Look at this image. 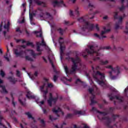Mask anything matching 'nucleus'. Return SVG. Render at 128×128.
Masks as SVG:
<instances>
[{
	"label": "nucleus",
	"mask_w": 128,
	"mask_h": 128,
	"mask_svg": "<svg viewBox=\"0 0 128 128\" xmlns=\"http://www.w3.org/2000/svg\"><path fill=\"white\" fill-rule=\"evenodd\" d=\"M92 70L90 71L89 74H86V76L88 78V80L90 84H92L94 82L90 78V76H92L93 78L96 82L98 84L102 86H106V83L104 81V74L100 73L99 70H100V67L99 66H97L96 68L94 66H92Z\"/></svg>",
	"instance_id": "obj_1"
},
{
	"label": "nucleus",
	"mask_w": 128,
	"mask_h": 128,
	"mask_svg": "<svg viewBox=\"0 0 128 128\" xmlns=\"http://www.w3.org/2000/svg\"><path fill=\"white\" fill-rule=\"evenodd\" d=\"M101 48H98V46L92 44H89L88 45V48L86 49L85 51L82 52L81 54L86 58V56H88V54H93V56H94V60H100V51Z\"/></svg>",
	"instance_id": "obj_2"
},
{
	"label": "nucleus",
	"mask_w": 128,
	"mask_h": 128,
	"mask_svg": "<svg viewBox=\"0 0 128 128\" xmlns=\"http://www.w3.org/2000/svg\"><path fill=\"white\" fill-rule=\"evenodd\" d=\"M70 60L72 62L71 70H70V69H68V67L66 64H65L64 65V72L67 76H68V74H76L78 64L82 66V64H80V59L78 56H76L75 58H70Z\"/></svg>",
	"instance_id": "obj_3"
},
{
	"label": "nucleus",
	"mask_w": 128,
	"mask_h": 128,
	"mask_svg": "<svg viewBox=\"0 0 128 128\" xmlns=\"http://www.w3.org/2000/svg\"><path fill=\"white\" fill-rule=\"evenodd\" d=\"M14 54L16 56H20V58H24L26 60H29L32 62L34 60L32 58H30V56H39L38 54H34V52L32 50H26L25 51H19L18 49H15L14 50Z\"/></svg>",
	"instance_id": "obj_4"
},
{
	"label": "nucleus",
	"mask_w": 128,
	"mask_h": 128,
	"mask_svg": "<svg viewBox=\"0 0 128 128\" xmlns=\"http://www.w3.org/2000/svg\"><path fill=\"white\" fill-rule=\"evenodd\" d=\"M105 68L108 70H111L107 72L110 80L116 79L118 74L120 72V68L118 66L114 68L112 65H108Z\"/></svg>",
	"instance_id": "obj_5"
},
{
	"label": "nucleus",
	"mask_w": 128,
	"mask_h": 128,
	"mask_svg": "<svg viewBox=\"0 0 128 128\" xmlns=\"http://www.w3.org/2000/svg\"><path fill=\"white\" fill-rule=\"evenodd\" d=\"M78 20L79 22H82L84 24V25L81 27L82 32H86L87 30H88L89 32L94 30V24H90L88 22L86 21V18H80L78 19Z\"/></svg>",
	"instance_id": "obj_6"
},
{
	"label": "nucleus",
	"mask_w": 128,
	"mask_h": 128,
	"mask_svg": "<svg viewBox=\"0 0 128 128\" xmlns=\"http://www.w3.org/2000/svg\"><path fill=\"white\" fill-rule=\"evenodd\" d=\"M44 80L46 82L44 84L40 87V90L41 92L43 94V98H44V100H46V94L48 92V88H54V85L52 83H48V79L44 78Z\"/></svg>",
	"instance_id": "obj_7"
},
{
	"label": "nucleus",
	"mask_w": 128,
	"mask_h": 128,
	"mask_svg": "<svg viewBox=\"0 0 128 128\" xmlns=\"http://www.w3.org/2000/svg\"><path fill=\"white\" fill-rule=\"evenodd\" d=\"M4 22H2V24L0 26V32L2 30L3 34L6 36V34L10 30V21L8 20H6L4 21V28L2 30V24Z\"/></svg>",
	"instance_id": "obj_8"
},
{
	"label": "nucleus",
	"mask_w": 128,
	"mask_h": 128,
	"mask_svg": "<svg viewBox=\"0 0 128 128\" xmlns=\"http://www.w3.org/2000/svg\"><path fill=\"white\" fill-rule=\"evenodd\" d=\"M106 27H104L103 28V30L100 34V35L96 33L94 34V36L96 38H100V40H102V38H106V36H104L108 32H110V29H106Z\"/></svg>",
	"instance_id": "obj_9"
},
{
	"label": "nucleus",
	"mask_w": 128,
	"mask_h": 128,
	"mask_svg": "<svg viewBox=\"0 0 128 128\" xmlns=\"http://www.w3.org/2000/svg\"><path fill=\"white\" fill-rule=\"evenodd\" d=\"M36 50L39 53L38 54V55L42 54V49H40V46H45L46 48H48V47L46 46V44L44 40V39H42V42L40 43V42H36Z\"/></svg>",
	"instance_id": "obj_10"
},
{
	"label": "nucleus",
	"mask_w": 128,
	"mask_h": 128,
	"mask_svg": "<svg viewBox=\"0 0 128 128\" xmlns=\"http://www.w3.org/2000/svg\"><path fill=\"white\" fill-rule=\"evenodd\" d=\"M88 92L90 94H91L90 98V100H91V104H96V102L94 100V98L96 97V92H94V88H89L88 90Z\"/></svg>",
	"instance_id": "obj_11"
},
{
	"label": "nucleus",
	"mask_w": 128,
	"mask_h": 128,
	"mask_svg": "<svg viewBox=\"0 0 128 128\" xmlns=\"http://www.w3.org/2000/svg\"><path fill=\"white\" fill-rule=\"evenodd\" d=\"M58 98H52V93H50L49 100H48V104H49L50 106H52V104H54L56 102Z\"/></svg>",
	"instance_id": "obj_12"
},
{
	"label": "nucleus",
	"mask_w": 128,
	"mask_h": 128,
	"mask_svg": "<svg viewBox=\"0 0 128 128\" xmlns=\"http://www.w3.org/2000/svg\"><path fill=\"white\" fill-rule=\"evenodd\" d=\"M52 111L54 114H56L57 115V116H60V114H62L64 116V112H62V110H60V108L58 106L54 108L52 110Z\"/></svg>",
	"instance_id": "obj_13"
},
{
	"label": "nucleus",
	"mask_w": 128,
	"mask_h": 128,
	"mask_svg": "<svg viewBox=\"0 0 128 128\" xmlns=\"http://www.w3.org/2000/svg\"><path fill=\"white\" fill-rule=\"evenodd\" d=\"M59 43L60 44V55L62 56V54H64V50L66 49L64 46H62V44H64V39L60 37V38Z\"/></svg>",
	"instance_id": "obj_14"
},
{
	"label": "nucleus",
	"mask_w": 128,
	"mask_h": 128,
	"mask_svg": "<svg viewBox=\"0 0 128 128\" xmlns=\"http://www.w3.org/2000/svg\"><path fill=\"white\" fill-rule=\"evenodd\" d=\"M126 18V15L124 14L122 16H120L118 18V23H116L115 25V28L116 30H118V28H121L120 27V26L122 24V20Z\"/></svg>",
	"instance_id": "obj_15"
},
{
	"label": "nucleus",
	"mask_w": 128,
	"mask_h": 128,
	"mask_svg": "<svg viewBox=\"0 0 128 128\" xmlns=\"http://www.w3.org/2000/svg\"><path fill=\"white\" fill-rule=\"evenodd\" d=\"M0 90L1 94H8V90L6 89V86L4 85V80L0 78Z\"/></svg>",
	"instance_id": "obj_16"
},
{
	"label": "nucleus",
	"mask_w": 128,
	"mask_h": 128,
	"mask_svg": "<svg viewBox=\"0 0 128 128\" xmlns=\"http://www.w3.org/2000/svg\"><path fill=\"white\" fill-rule=\"evenodd\" d=\"M32 2H34L38 4V6H46V4H44V2L40 1L38 0H30L29 2L30 6L32 4Z\"/></svg>",
	"instance_id": "obj_17"
},
{
	"label": "nucleus",
	"mask_w": 128,
	"mask_h": 128,
	"mask_svg": "<svg viewBox=\"0 0 128 128\" xmlns=\"http://www.w3.org/2000/svg\"><path fill=\"white\" fill-rule=\"evenodd\" d=\"M109 98L110 100H112L116 98V100H119L120 102H123L124 98L122 96H113L112 95H109Z\"/></svg>",
	"instance_id": "obj_18"
},
{
	"label": "nucleus",
	"mask_w": 128,
	"mask_h": 128,
	"mask_svg": "<svg viewBox=\"0 0 128 128\" xmlns=\"http://www.w3.org/2000/svg\"><path fill=\"white\" fill-rule=\"evenodd\" d=\"M53 6H64V1L60 0V2H58L56 0L53 1Z\"/></svg>",
	"instance_id": "obj_19"
},
{
	"label": "nucleus",
	"mask_w": 128,
	"mask_h": 128,
	"mask_svg": "<svg viewBox=\"0 0 128 128\" xmlns=\"http://www.w3.org/2000/svg\"><path fill=\"white\" fill-rule=\"evenodd\" d=\"M40 18H48V20H52L53 18L52 16V15L46 12L44 14H43L42 15H40Z\"/></svg>",
	"instance_id": "obj_20"
},
{
	"label": "nucleus",
	"mask_w": 128,
	"mask_h": 128,
	"mask_svg": "<svg viewBox=\"0 0 128 128\" xmlns=\"http://www.w3.org/2000/svg\"><path fill=\"white\" fill-rule=\"evenodd\" d=\"M26 96L29 100H30L32 98H36V96H34V94L32 92H30V91H27V94L26 95Z\"/></svg>",
	"instance_id": "obj_21"
},
{
	"label": "nucleus",
	"mask_w": 128,
	"mask_h": 128,
	"mask_svg": "<svg viewBox=\"0 0 128 128\" xmlns=\"http://www.w3.org/2000/svg\"><path fill=\"white\" fill-rule=\"evenodd\" d=\"M48 59L49 60L50 64H51L52 67L54 68V64L52 63V60H54V55L52 54H50L48 56Z\"/></svg>",
	"instance_id": "obj_22"
},
{
	"label": "nucleus",
	"mask_w": 128,
	"mask_h": 128,
	"mask_svg": "<svg viewBox=\"0 0 128 128\" xmlns=\"http://www.w3.org/2000/svg\"><path fill=\"white\" fill-rule=\"evenodd\" d=\"M98 14V11H96L94 13H89L88 15H87L88 18H94V14Z\"/></svg>",
	"instance_id": "obj_23"
},
{
	"label": "nucleus",
	"mask_w": 128,
	"mask_h": 128,
	"mask_svg": "<svg viewBox=\"0 0 128 128\" xmlns=\"http://www.w3.org/2000/svg\"><path fill=\"white\" fill-rule=\"evenodd\" d=\"M34 34H36V36L37 38H42V31L38 32V31H34Z\"/></svg>",
	"instance_id": "obj_24"
},
{
	"label": "nucleus",
	"mask_w": 128,
	"mask_h": 128,
	"mask_svg": "<svg viewBox=\"0 0 128 128\" xmlns=\"http://www.w3.org/2000/svg\"><path fill=\"white\" fill-rule=\"evenodd\" d=\"M92 110H96L97 112H98V114H100V116H106V115L108 114L107 112H100L96 110V108L94 107L92 108Z\"/></svg>",
	"instance_id": "obj_25"
},
{
	"label": "nucleus",
	"mask_w": 128,
	"mask_h": 128,
	"mask_svg": "<svg viewBox=\"0 0 128 128\" xmlns=\"http://www.w3.org/2000/svg\"><path fill=\"white\" fill-rule=\"evenodd\" d=\"M8 80H9L10 82H12V84H16L17 82L16 79L12 77H8Z\"/></svg>",
	"instance_id": "obj_26"
},
{
	"label": "nucleus",
	"mask_w": 128,
	"mask_h": 128,
	"mask_svg": "<svg viewBox=\"0 0 128 128\" xmlns=\"http://www.w3.org/2000/svg\"><path fill=\"white\" fill-rule=\"evenodd\" d=\"M26 114L27 115L28 118H32L34 122H36V120H34V118L32 117V114L30 112H27L26 113Z\"/></svg>",
	"instance_id": "obj_27"
},
{
	"label": "nucleus",
	"mask_w": 128,
	"mask_h": 128,
	"mask_svg": "<svg viewBox=\"0 0 128 128\" xmlns=\"http://www.w3.org/2000/svg\"><path fill=\"white\" fill-rule=\"evenodd\" d=\"M108 62H109L108 60L100 61V64L102 66H106V64H108Z\"/></svg>",
	"instance_id": "obj_28"
},
{
	"label": "nucleus",
	"mask_w": 128,
	"mask_h": 128,
	"mask_svg": "<svg viewBox=\"0 0 128 128\" xmlns=\"http://www.w3.org/2000/svg\"><path fill=\"white\" fill-rule=\"evenodd\" d=\"M61 80H62L63 82H64L66 80V82H72V78L70 79H68V78L66 77H63L62 78H61Z\"/></svg>",
	"instance_id": "obj_29"
},
{
	"label": "nucleus",
	"mask_w": 128,
	"mask_h": 128,
	"mask_svg": "<svg viewBox=\"0 0 128 128\" xmlns=\"http://www.w3.org/2000/svg\"><path fill=\"white\" fill-rule=\"evenodd\" d=\"M28 76H30V78H31V80H34V76H38V72H35V73L34 74V75L31 77H30V74L28 73Z\"/></svg>",
	"instance_id": "obj_30"
},
{
	"label": "nucleus",
	"mask_w": 128,
	"mask_h": 128,
	"mask_svg": "<svg viewBox=\"0 0 128 128\" xmlns=\"http://www.w3.org/2000/svg\"><path fill=\"white\" fill-rule=\"evenodd\" d=\"M102 120H107L108 124H110V122H112V119L108 118V117H103L102 118Z\"/></svg>",
	"instance_id": "obj_31"
},
{
	"label": "nucleus",
	"mask_w": 128,
	"mask_h": 128,
	"mask_svg": "<svg viewBox=\"0 0 128 128\" xmlns=\"http://www.w3.org/2000/svg\"><path fill=\"white\" fill-rule=\"evenodd\" d=\"M75 14L76 16H80V8L76 7L75 8Z\"/></svg>",
	"instance_id": "obj_32"
},
{
	"label": "nucleus",
	"mask_w": 128,
	"mask_h": 128,
	"mask_svg": "<svg viewBox=\"0 0 128 128\" xmlns=\"http://www.w3.org/2000/svg\"><path fill=\"white\" fill-rule=\"evenodd\" d=\"M33 16H34V14L30 13V20L31 24H36L33 23L32 22V20Z\"/></svg>",
	"instance_id": "obj_33"
},
{
	"label": "nucleus",
	"mask_w": 128,
	"mask_h": 128,
	"mask_svg": "<svg viewBox=\"0 0 128 128\" xmlns=\"http://www.w3.org/2000/svg\"><path fill=\"white\" fill-rule=\"evenodd\" d=\"M18 100L20 102V104L22 105V106H24L26 104L24 103V102L26 100V98L22 99V100H20V98L18 99Z\"/></svg>",
	"instance_id": "obj_34"
},
{
	"label": "nucleus",
	"mask_w": 128,
	"mask_h": 128,
	"mask_svg": "<svg viewBox=\"0 0 128 128\" xmlns=\"http://www.w3.org/2000/svg\"><path fill=\"white\" fill-rule=\"evenodd\" d=\"M40 124L41 126H42V128H44V126H46V122H44V120H40Z\"/></svg>",
	"instance_id": "obj_35"
},
{
	"label": "nucleus",
	"mask_w": 128,
	"mask_h": 128,
	"mask_svg": "<svg viewBox=\"0 0 128 128\" xmlns=\"http://www.w3.org/2000/svg\"><path fill=\"white\" fill-rule=\"evenodd\" d=\"M64 24H67V26H72L74 22H73L72 24H70L68 21H64Z\"/></svg>",
	"instance_id": "obj_36"
},
{
	"label": "nucleus",
	"mask_w": 128,
	"mask_h": 128,
	"mask_svg": "<svg viewBox=\"0 0 128 128\" xmlns=\"http://www.w3.org/2000/svg\"><path fill=\"white\" fill-rule=\"evenodd\" d=\"M10 56L9 54V56H8V54L7 53L4 58H6V60H7V62H10V59L8 58Z\"/></svg>",
	"instance_id": "obj_37"
},
{
	"label": "nucleus",
	"mask_w": 128,
	"mask_h": 128,
	"mask_svg": "<svg viewBox=\"0 0 128 128\" xmlns=\"http://www.w3.org/2000/svg\"><path fill=\"white\" fill-rule=\"evenodd\" d=\"M37 104H39L40 106H44V100H43L40 102H37Z\"/></svg>",
	"instance_id": "obj_38"
},
{
	"label": "nucleus",
	"mask_w": 128,
	"mask_h": 128,
	"mask_svg": "<svg viewBox=\"0 0 128 128\" xmlns=\"http://www.w3.org/2000/svg\"><path fill=\"white\" fill-rule=\"evenodd\" d=\"M74 128H82L81 127L78 128L76 126V125H74ZM83 128H90V127H88V125L84 124Z\"/></svg>",
	"instance_id": "obj_39"
},
{
	"label": "nucleus",
	"mask_w": 128,
	"mask_h": 128,
	"mask_svg": "<svg viewBox=\"0 0 128 128\" xmlns=\"http://www.w3.org/2000/svg\"><path fill=\"white\" fill-rule=\"evenodd\" d=\"M58 32L60 34H62V35L63 34H64V30H62V28H58Z\"/></svg>",
	"instance_id": "obj_40"
},
{
	"label": "nucleus",
	"mask_w": 128,
	"mask_h": 128,
	"mask_svg": "<svg viewBox=\"0 0 128 128\" xmlns=\"http://www.w3.org/2000/svg\"><path fill=\"white\" fill-rule=\"evenodd\" d=\"M124 32L126 34H128V22H126V30Z\"/></svg>",
	"instance_id": "obj_41"
},
{
	"label": "nucleus",
	"mask_w": 128,
	"mask_h": 128,
	"mask_svg": "<svg viewBox=\"0 0 128 128\" xmlns=\"http://www.w3.org/2000/svg\"><path fill=\"white\" fill-rule=\"evenodd\" d=\"M0 74L2 78H4V76H6V73H4V72L2 70H1Z\"/></svg>",
	"instance_id": "obj_42"
},
{
	"label": "nucleus",
	"mask_w": 128,
	"mask_h": 128,
	"mask_svg": "<svg viewBox=\"0 0 128 128\" xmlns=\"http://www.w3.org/2000/svg\"><path fill=\"white\" fill-rule=\"evenodd\" d=\"M88 8H94V4H92V3H90L88 4Z\"/></svg>",
	"instance_id": "obj_43"
},
{
	"label": "nucleus",
	"mask_w": 128,
	"mask_h": 128,
	"mask_svg": "<svg viewBox=\"0 0 128 128\" xmlns=\"http://www.w3.org/2000/svg\"><path fill=\"white\" fill-rule=\"evenodd\" d=\"M16 74L17 76H18V77L20 76V74H21L20 72L18 70H16Z\"/></svg>",
	"instance_id": "obj_44"
},
{
	"label": "nucleus",
	"mask_w": 128,
	"mask_h": 128,
	"mask_svg": "<svg viewBox=\"0 0 128 128\" xmlns=\"http://www.w3.org/2000/svg\"><path fill=\"white\" fill-rule=\"evenodd\" d=\"M22 42V44H24V42H26V41L24 40H16V42Z\"/></svg>",
	"instance_id": "obj_45"
},
{
	"label": "nucleus",
	"mask_w": 128,
	"mask_h": 128,
	"mask_svg": "<svg viewBox=\"0 0 128 128\" xmlns=\"http://www.w3.org/2000/svg\"><path fill=\"white\" fill-rule=\"evenodd\" d=\"M49 118L50 120H56V118H54V117L52 115L50 116Z\"/></svg>",
	"instance_id": "obj_46"
},
{
	"label": "nucleus",
	"mask_w": 128,
	"mask_h": 128,
	"mask_svg": "<svg viewBox=\"0 0 128 128\" xmlns=\"http://www.w3.org/2000/svg\"><path fill=\"white\" fill-rule=\"evenodd\" d=\"M126 8V7L124 6H122L121 8H120V12H124Z\"/></svg>",
	"instance_id": "obj_47"
},
{
	"label": "nucleus",
	"mask_w": 128,
	"mask_h": 128,
	"mask_svg": "<svg viewBox=\"0 0 128 128\" xmlns=\"http://www.w3.org/2000/svg\"><path fill=\"white\" fill-rule=\"evenodd\" d=\"M114 18L116 19L118 18V12H114Z\"/></svg>",
	"instance_id": "obj_48"
},
{
	"label": "nucleus",
	"mask_w": 128,
	"mask_h": 128,
	"mask_svg": "<svg viewBox=\"0 0 128 128\" xmlns=\"http://www.w3.org/2000/svg\"><path fill=\"white\" fill-rule=\"evenodd\" d=\"M76 114H84V112H82V111H77L76 112Z\"/></svg>",
	"instance_id": "obj_49"
},
{
	"label": "nucleus",
	"mask_w": 128,
	"mask_h": 128,
	"mask_svg": "<svg viewBox=\"0 0 128 128\" xmlns=\"http://www.w3.org/2000/svg\"><path fill=\"white\" fill-rule=\"evenodd\" d=\"M104 50H110L112 48L110 46H106L104 48Z\"/></svg>",
	"instance_id": "obj_50"
},
{
	"label": "nucleus",
	"mask_w": 128,
	"mask_h": 128,
	"mask_svg": "<svg viewBox=\"0 0 128 128\" xmlns=\"http://www.w3.org/2000/svg\"><path fill=\"white\" fill-rule=\"evenodd\" d=\"M27 46H34V44H32V43L30 42H28L26 44Z\"/></svg>",
	"instance_id": "obj_51"
},
{
	"label": "nucleus",
	"mask_w": 128,
	"mask_h": 128,
	"mask_svg": "<svg viewBox=\"0 0 128 128\" xmlns=\"http://www.w3.org/2000/svg\"><path fill=\"white\" fill-rule=\"evenodd\" d=\"M56 80H58V76H56L54 75V76L53 80L54 82H56Z\"/></svg>",
	"instance_id": "obj_52"
},
{
	"label": "nucleus",
	"mask_w": 128,
	"mask_h": 128,
	"mask_svg": "<svg viewBox=\"0 0 128 128\" xmlns=\"http://www.w3.org/2000/svg\"><path fill=\"white\" fill-rule=\"evenodd\" d=\"M26 122H23V124H20L21 128H24V126H26Z\"/></svg>",
	"instance_id": "obj_53"
},
{
	"label": "nucleus",
	"mask_w": 128,
	"mask_h": 128,
	"mask_svg": "<svg viewBox=\"0 0 128 128\" xmlns=\"http://www.w3.org/2000/svg\"><path fill=\"white\" fill-rule=\"evenodd\" d=\"M95 28L98 32V30H100V28L98 27V24H96Z\"/></svg>",
	"instance_id": "obj_54"
},
{
	"label": "nucleus",
	"mask_w": 128,
	"mask_h": 128,
	"mask_svg": "<svg viewBox=\"0 0 128 128\" xmlns=\"http://www.w3.org/2000/svg\"><path fill=\"white\" fill-rule=\"evenodd\" d=\"M16 32H20V34H22V30L20 29V28H17L16 29Z\"/></svg>",
	"instance_id": "obj_55"
},
{
	"label": "nucleus",
	"mask_w": 128,
	"mask_h": 128,
	"mask_svg": "<svg viewBox=\"0 0 128 128\" xmlns=\"http://www.w3.org/2000/svg\"><path fill=\"white\" fill-rule=\"evenodd\" d=\"M38 12H42H42H44V11H42V8H40L38 10Z\"/></svg>",
	"instance_id": "obj_56"
},
{
	"label": "nucleus",
	"mask_w": 128,
	"mask_h": 128,
	"mask_svg": "<svg viewBox=\"0 0 128 128\" xmlns=\"http://www.w3.org/2000/svg\"><path fill=\"white\" fill-rule=\"evenodd\" d=\"M16 102H14V100H12V104L14 106H16Z\"/></svg>",
	"instance_id": "obj_57"
},
{
	"label": "nucleus",
	"mask_w": 128,
	"mask_h": 128,
	"mask_svg": "<svg viewBox=\"0 0 128 128\" xmlns=\"http://www.w3.org/2000/svg\"><path fill=\"white\" fill-rule=\"evenodd\" d=\"M42 110H43L44 114H48V112L46 111V109L43 108Z\"/></svg>",
	"instance_id": "obj_58"
},
{
	"label": "nucleus",
	"mask_w": 128,
	"mask_h": 128,
	"mask_svg": "<svg viewBox=\"0 0 128 128\" xmlns=\"http://www.w3.org/2000/svg\"><path fill=\"white\" fill-rule=\"evenodd\" d=\"M78 82H82V81H80V80L78 79V80H76V84H78Z\"/></svg>",
	"instance_id": "obj_59"
},
{
	"label": "nucleus",
	"mask_w": 128,
	"mask_h": 128,
	"mask_svg": "<svg viewBox=\"0 0 128 128\" xmlns=\"http://www.w3.org/2000/svg\"><path fill=\"white\" fill-rule=\"evenodd\" d=\"M70 14L71 16H74V13L72 12V10L70 11Z\"/></svg>",
	"instance_id": "obj_60"
},
{
	"label": "nucleus",
	"mask_w": 128,
	"mask_h": 128,
	"mask_svg": "<svg viewBox=\"0 0 128 128\" xmlns=\"http://www.w3.org/2000/svg\"><path fill=\"white\" fill-rule=\"evenodd\" d=\"M128 92V87L124 90V92L126 94Z\"/></svg>",
	"instance_id": "obj_61"
},
{
	"label": "nucleus",
	"mask_w": 128,
	"mask_h": 128,
	"mask_svg": "<svg viewBox=\"0 0 128 128\" xmlns=\"http://www.w3.org/2000/svg\"><path fill=\"white\" fill-rule=\"evenodd\" d=\"M70 2H72V4H74V2H76V0H70Z\"/></svg>",
	"instance_id": "obj_62"
},
{
	"label": "nucleus",
	"mask_w": 128,
	"mask_h": 128,
	"mask_svg": "<svg viewBox=\"0 0 128 128\" xmlns=\"http://www.w3.org/2000/svg\"><path fill=\"white\" fill-rule=\"evenodd\" d=\"M12 114H16V111L12 110Z\"/></svg>",
	"instance_id": "obj_63"
},
{
	"label": "nucleus",
	"mask_w": 128,
	"mask_h": 128,
	"mask_svg": "<svg viewBox=\"0 0 128 128\" xmlns=\"http://www.w3.org/2000/svg\"><path fill=\"white\" fill-rule=\"evenodd\" d=\"M104 20H108V16H104V18H103Z\"/></svg>",
	"instance_id": "obj_64"
}]
</instances>
